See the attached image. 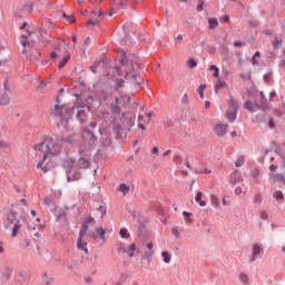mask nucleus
<instances>
[{
    "mask_svg": "<svg viewBox=\"0 0 285 285\" xmlns=\"http://www.w3.org/2000/svg\"><path fill=\"white\" fill-rule=\"evenodd\" d=\"M208 24H209L210 30H215V28H217V26H219V21L217 20V18H209Z\"/></svg>",
    "mask_w": 285,
    "mask_h": 285,
    "instance_id": "obj_25",
    "label": "nucleus"
},
{
    "mask_svg": "<svg viewBox=\"0 0 285 285\" xmlns=\"http://www.w3.org/2000/svg\"><path fill=\"white\" fill-rule=\"evenodd\" d=\"M235 48H242V46H244L243 41H235L234 42Z\"/></svg>",
    "mask_w": 285,
    "mask_h": 285,
    "instance_id": "obj_62",
    "label": "nucleus"
},
{
    "mask_svg": "<svg viewBox=\"0 0 285 285\" xmlns=\"http://www.w3.org/2000/svg\"><path fill=\"white\" fill-rule=\"evenodd\" d=\"M281 168L285 173V157L282 159Z\"/></svg>",
    "mask_w": 285,
    "mask_h": 285,
    "instance_id": "obj_64",
    "label": "nucleus"
},
{
    "mask_svg": "<svg viewBox=\"0 0 285 285\" xmlns=\"http://www.w3.org/2000/svg\"><path fill=\"white\" fill-rule=\"evenodd\" d=\"M254 204H262V195L259 194L254 195Z\"/></svg>",
    "mask_w": 285,
    "mask_h": 285,
    "instance_id": "obj_49",
    "label": "nucleus"
},
{
    "mask_svg": "<svg viewBox=\"0 0 285 285\" xmlns=\"http://www.w3.org/2000/svg\"><path fill=\"white\" fill-rule=\"evenodd\" d=\"M259 57H261L259 51H256V52L254 53V56L252 57V63H253V66H257V63H259Z\"/></svg>",
    "mask_w": 285,
    "mask_h": 285,
    "instance_id": "obj_34",
    "label": "nucleus"
},
{
    "mask_svg": "<svg viewBox=\"0 0 285 285\" xmlns=\"http://www.w3.org/2000/svg\"><path fill=\"white\" fill-rule=\"evenodd\" d=\"M210 204L215 208H219V198L217 196H215V195H212L210 196Z\"/></svg>",
    "mask_w": 285,
    "mask_h": 285,
    "instance_id": "obj_29",
    "label": "nucleus"
},
{
    "mask_svg": "<svg viewBox=\"0 0 285 285\" xmlns=\"http://www.w3.org/2000/svg\"><path fill=\"white\" fill-rule=\"evenodd\" d=\"M209 70L214 71L213 77H215V79H219V68L217 66L212 65L209 67Z\"/></svg>",
    "mask_w": 285,
    "mask_h": 285,
    "instance_id": "obj_32",
    "label": "nucleus"
},
{
    "mask_svg": "<svg viewBox=\"0 0 285 285\" xmlns=\"http://www.w3.org/2000/svg\"><path fill=\"white\" fill-rule=\"evenodd\" d=\"M66 21H68V23H75V21H77V18H75V16H68V18H66Z\"/></svg>",
    "mask_w": 285,
    "mask_h": 285,
    "instance_id": "obj_52",
    "label": "nucleus"
},
{
    "mask_svg": "<svg viewBox=\"0 0 285 285\" xmlns=\"http://www.w3.org/2000/svg\"><path fill=\"white\" fill-rule=\"evenodd\" d=\"M119 6H120V8H122V10H126V8H128V6L126 4V2L124 0L119 1Z\"/></svg>",
    "mask_w": 285,
    "mask_h": 285,
    "instance_id": "obj_58",
    "label": "nucleus"
},
{
    "mask_svg": "<svg viewBox=\"0 0 285 285\" xmlns=\"http://www.w3.org/2000/svg\"><path fill=\"white\" fill-rule=\"evenodd\" d=\"M119 52H120V63L122 66H126V63H128V60L126 58V52H124V51H119Z\"/></svg>",
    "mask_w": 285,
    "mask_h": 285,
    "instance_id": "obj_40",
    "label": "nucleus"
},
{
    "mask_svg": "<svg viewBox=\"0 0 285 285\" xmlns=\"http://www.w3.org/2000/svg\"><path fill=\"white\" fill-rule=\"evenodd\" d=\"M245 110H248L249 112H257L259 110V105L253 104L252 101H246L244 104Z\"/></svg>",
    "mask_w": 285,
    "mask_h": 285,
    "instance_id": "obj_17",
    "label": "nucleus"
},
{
    "mask_svg": "<svg viewBox=\"0 0 285 285\" xmlns=\"http://www.w3.org/2000/svg\"><path fill=\"white\" fill-rule=\"evenodd\" d=\"M77 166L78 168H89L90 167V149L87 150H80V158L78 159L76 166H75V161H70L66 164L67 167V173H72V170H77Z\"/></svg>",
    "mask_w": 285,
    "mask_h": 285,
    "instance_id": "obj_3",
    "label": "nucleus"
},
{
    "mask_svg": "<svg viewBox=\"0 0 285 285\" xmlns=\"http://www.w3.org/2000/svg\"><path fill=\"white\" fill-rule=\"evenodd\" d=\"M215 132H216L217 137H226V132H228V125L218 122L215 126Z\"/></svg>",
    "mask_w": 285,
    "mask_h": 285,
    "instance_id": "obj_13",
    "label": "nucleus"
},
{
    "mask_svg": "<svg viewBox=\"0 0 285 285\" xmlns=\"http://www.w3.org/2000/svg\"><path fill=\"white\" fill-rule=\"evenodd\" d=\"M147 248H148V250L149 252H145V257L147 258V259H150V257H153V255H155V249H153V242H149V243H147Z\"/></svg>",
    "mask_w": 285,
    "mask_h": 285,
    "instance_id": "obj_22",
    "label": "nucleus"
},
{
    "mask_svg": "<svg viewBox=\"0 0 285 285\" xmlns=\"http://www.w3.org/2000/svg\"><path fill=\"white\" fill-rule=\"evenodd\" d=\"M183 215H185V219H187V222H191L188 217H193V213H188V212H184Z\"/></svg>",
    "mask_w": 285,
    "mask_h": 285,
    "instance_id": "obj_57",
    "label": "nucleus"
},
{
    "mask_svg": "<svg viewBox=\"0 0 285 285\" xmlns=\"http://www.w3.org/2000/svg\"><path fill=\"white\" fill-rule=\"evenodd\" d=\"M259 217H261V219L266 222V219H268V213L266 210H261L259 212Z\"/></svg>",
    "mask_w": 285,
    "mask_h": 285,
    "instance_id": "obj_46",
    "label": "nucleus"
},
{
    "mask_svg": "<svg viewBox=\"0 0 285 285\" xmlns=\"http://www.w3.org/2000/svg\"><path fill=\"white\" fill-rule=\"evenodd\" d=\"M0 106H10V94L9 92H4L0 97Z\"/></svg>",
    "mask_w": 285,
    "mask_h": 285,
    "instance_id": "obj_20",
    "label": "nucleus"
},
{
    "mask_svg": "<svg viewBox=\"0 0 285 285\" xmlns=\"http://www.w3.org/2000/svg\"><path fill=\"white\" fill-rule=\"evenodd\" d=\"M174 163L175 164H181V157L180 156H175L174 157Z\"/></svg>",
    "mask_w": 285,
    "mask_h": 285,
    "instance_id": "obj_60",
    "label": "nucleus"
},
{
    "mask_svg": "<svg viewBox=\"0 0 285 285\" xmlns=\"http://www.w3.org/2000/svg\"><path fill=\"white\" fill-rule=\"evenodd\" d=\"M274 179H275L276 181H282L283 184H285V177H284V175H282V174H275V175H274Z\"/></svg>",
    "mask_w": 285,
    "mask_h": 285,
    "instance_id": "obj_44",
    "label": "nucleus"
},
{
    "mask_svg": "<svg viewBox=\"0 0 285 285\" xmlns=\"http://www.w3.org/2000/svg\"><path fill=\"white\" fill-rule=\"evenodd\" d=\"M3 88L6 90L4 92H8L10 95V85L8 83V81H4Z\"/></svg>",
    "mask_w": 285,
    "mask_h": 285,
    "instance_id": "obj_56",
    "label": "nucleus"
},
{
    "mask_svg": "<svg viewBox=\"0 0 285 285\" xmlns=\"http://www.w3.org/2000/svg\"><path fill=\"white\" fill-rule=\"evenodd\" d=\"M206 4V2H204V0H198L197 1V7H196V11L197 12H204V6Z\"/></svg>",
    "mask_w": 285,
    "mask_h": 285,
    "instance_id": "obj_36",
    "label": "nucleus"
},
{
    "mask_svg": "<svg viewBox=\"0 0 285 285\" xmlns=\"http://www.w3.org/2000/svg\"><path fill=\"white\" fill-rule=\"evenodd\" d=\"M46 28H40L39 29L40 37H50V35H52V30L55 29V23L47 22Z\"/></svg>",
    "mask_w": 285,
    "mask_h": 285,
    "instance_id": "obj_11",
    "label": "nucleus"
},
{
    "mask_svg": "<svg viewBox=\"0 0 285 285\" xmlns=\"http://www.w3.org/2000/svg\"><path fill=\"white\" fill-rule=\"evenodd\" d=\"M86 235L81 236V232L79 233V238L77 239V248L78 250H83V253H86V255H88V243L86 240H83V237Z\"/></svg>",
    "mask_w": 285,
    "mask_h": 285,
    "instance_id": "obj_12",
    "label": "nucleus"
},
{
    "mask_svg": "<svg viewBox=\"0 0 285 285\" xmlns=\"http://www.w3.org/2000/svg\"><path fill=\"white\" fill-rule=\"evenodd\" d=\"M24 8H27L28 13L30 14V13L32 12L33 6H32V3H26V4H24Z\"/></svg>",
    "mask_w": 285,
    "mask_h": 285,
    "instance_id": "obj_55",
    "label": "nucleus"
},
{
    "mask_svg": "<svg viewBox=\"0 0 285 285\" xmlns=\"http://www.w3.org/2000/svg\"><path fill=\"white\" fill-rule=\"evenodd\" d=\"M262 250H264V247L262 246V244L255 243L252 246V256H250V262H255L257 259V257H259V255L262 254Z\"/></svg>",
    "mask_w": 285,
    "mask_h": 285,
    "instance_id": "obj_9",
    "label": "nucleus"
},
{
    "mask_svg": "<svg viewBox=\"0 0 285 285\" xmlns=\"http://www.w3.org/2000/svg\"><path fill=\"white\" fill-rule=\"evenodd\" d=\"M203 195H204V194H203L202 191H198V193L196 194L195 202H196L197 204H199V202H202Z\"/></svg>",
    "mask_w": 285,
    "mask_h": 285,
    "instance_id": "obj_51",
    "label": "nucleus"
},
{
    "mask_svg": "<svg viewBox=\"0 0 285 285\" xmlns=\"http://www.w3.org/2000/svg\"><path fill=\"white\" fill-rule=\"evenodd\" d=\"M187 66H188V68H197V60H195V58H190L187 61Z\"/></svg>",
    "mask_w": 285,
    "mask_h": 285,
    "instance_id": "obj_39",
    "label": "nucleus"
},
{
    "mask_svg": "<svg viewBox=\"0 0 285 285\" xmlns=\"http://www.w3.org/2000/svg\"><path fill=\"white\" fill-rule=\"evenodd\" d=\"M88 224H95V218L91 216L87 217L83 222L82 227L80 228V235L83 236L86 233H88Z\"/></svg>",
    "mask_w": 285,
    "mask_h": 285,
    "instance_id": "obj_15",
    "label": "nucleus"
},
{
    "mask_svg": "<svg viewBox=\"0 0 285 285\" xmlns=\"http://www.w3.org/2000/svg\"><path fill=\"white\" fill-rule=\"evenodd\" d=\"M161 257L164 258L165 264H170V259H173L168 252H161Z\"/></svg>",
    "mask_w": 285,
    "mask_h": 285,
    "instance_id": "obj_31",
    "label": "nucleus"
},
{
    "mask_svg": "<svg viewBox=\"0 0 285 285\" xmlns=\"http://www.w3.org/2000/svg\"><path fill=\"white\" fill-rule=\"evenodd\" d=\"M118 72L119 77H128V71L122 72L119 68H114Z\"/></svg>",
    "mask_w": 285,
    "mask_h": 285,
    "instance_id": "obj_47",
    "label": "nucleus"
},
{
    "mask_svg": "<svg viewBox=\"0 0 285 285\" xmlns=\"http://www.w3.org/2000/svg\"><path fill=\"white\" fill-rule=\"evenodd\" d=\"M184 38H181V37H177V38H175V43H176V46H179V43H181V40H183Z\"/></svg>",
    "mask_w": 285,
    "mask_h": 285,
    "instance_id": "obj_63",
    "label": "nucleus"
},
{
    "mask_svg": "<svg viewBox=\"0 0 285 285\" xmlns=\"http://www.w3.org/2000/svg\"><path fill=\"white\" fill-rule=\"evenodd\" d=\"M70 61V55H66L59 62H58V68L61 69L66 63Z\"/></svg>",
    "mask_w": 285,
    "mask_h": 285,
    "instance_id": "obj_26",
    "label": "nucleus"
},
{
    "mask_svg": "<svg viewBox=\"0 0 285 285\" xmlns=\"http://www.w3.org/2000/svg\"><path fill=\"white\" fill-rule=\"evenodd\" d=\"M204 90H206V85H202V86L197 89V92H198L200 99H204Z\"/></svg>",
    "mask_w": 285,
    "mask_h": 285,
    "instance_id": "obj_43",
    "label": "nucleus"
},
{
    "mask_svg": "<svg viewBox=\"0 0 285 285\" xmlns=\"http://www.w3.org/2000/svg\"><path fill=\"white\" fill-rule=\"evenodd\" d=\"M119 235H120V237H121L122 239H128V237H130V234L128 233V229H126V228H121V229L119 230Z\"/></svg>",
    "mask_w": 285,
    "mask_h": 285,
    "instance_id": "obj_35",
    "label": "nucleus"
},
{
    "mask_svg": "<svg viewBox=\"0 0 285 285\" xmlns=\"http://www.w3.org/2000/svg\"><path fill=\"white\" fill-rule=\"evenodd\" d=\"M129 68H131V77H137V75H139V70H141V65L139 62H131Z\"/></svg>",
    "mask_w": 285,
    "mask_h": 285,
    "instance_id": "obj_19",
    "label": "nucleus"
},
{
    "mask_svg": "<svg viewBox=\"0 0 285 285\" xmlns=\"http://www.w3.org/2000/svg\"><path fill=\"white\" fill-rule=\"evenodd\" d=\"M63 112H68V110L66 109V107L59 105H56L52 110L53 117H58L59 119H61V121L66 119V115Z\"/></svg>",
    "mask_w": 285,
    "mask_h": 285,
    "instance_id": "obj_10",
    "label": "nucleus"
},
{
    "mask_svg": "<svg viewBox=\"0 0 285 285\" xmlns=\"http://www.w3.org/2000/svg\"><path fill=\"white\" fill-rule=\"evenodd\" d=\"M171 233H173V235H174L175 237H179V229L173 228V229H171Z\"/></svg>",
    "mask_w": 285,
    "mask_h": 285,
    "instance_id": "obj_61",
    "label": "nucleus"
},
{
    "mask_svg": "<svg viewBox=\"0 0 285 285\" xmlns=\"http://www.w3.org/2000/svg\"><path fill=\"white\" fill-rule=\"evenodd\" d=\"M261 35H265L266 37H273V31L268 29H264L261 31Z\"/></svg>",
    "mask_w": 285,
    "mask_h": 285,
    "instance_id": "obj_50",
    "label": "nucleus"
},
{
    "mask_svg": "<svg viewBox=\"0 0 285 285\" xmlns=\"http://www.w3.org/2000/svg\"><path fill=\"white\" fill-rule=\"evenodd\" d=\"M88 237L91 239H102V242H106V229L104 227H96L95 232H89Z\"/></svg>",
    "mask_w": 285,
    "mask_h": 285,
    "instance_id": "obj_7",
    "label": "nucleus"
},
{
    "mask_svg": "<svg viewBox=\"0 0 285 285\" xmlns=\"http://www.w3.org/2000/svg\"><path fill=\"white\" fill-rule=\"evenodd\" d=\"M228 109L226 112V119H228L230 122L235 121V119H237V101H235V99L230 98L228 101Z\"/></svg>",
    "mask_w": 285,
    "mask_h": 285,
    "instance_id": "obj_6",
    "label": "nucleus"
},
{
    "mask_svg": "<svg viewBox=\"0 0 285 285\" xmlns=\"http://www.w3.org/2000/svg\"><path fill=\"white\" fill-rule=\"evenodd\" d=\"M124 30H125L126 37H130L131 35H134V37H146V35H149L144 29L135 30V27H131L130 31H128V27H124Z\"/></svg>",
    "mask_w": 285,
    "mask_h": 285,
    "instance_id": "obj_8",
    "label": "nucleus"
},
{
    "mask_svg": "<svg viewBox=\"0 0 285 285\" xmlns=\"http://www.w3.org/2000/svg\"><path fill=\"white\" fill-rule=\"evenodd\" d=\"M150 124L149 117L146 116H138V128L141 130H146V126Z\"/></svg>",
    "mask_w": 285,
    "mask_h": 285,
    "instance_id": "obj_16",
    "label": "nucleus"
},
{
    "mask_svg": "<svg viewBox=\"0 0 285 285\" xmlns=\"http://www.w3.org/2000/svg\"><path fill=\"white\" fill-rule=\"evenodd\" d=\"M21 43L24 49L35 48V41L28 37L22 38ZM24 49L22 50V55H26V52L28 51L27 49L26 50Z\"/></svg>",
    "mask_w": 285,
    "mask_h": 285,
    "instance_id": "obj_14",
    "label": "nucleus"
},
{
    "mask_svg": "<svg viewBox=\"0 0 285 285\" xmlns=\"http://www.w3.org/2000/svg\"><path fill=\"white\" fill-rule=\"evenodd\" d=\"M99 23H101V20H94V19L87 20V26H99Z\"/></svg>",
    "mask_w": 285,
    "mask_h": 285,
    "instance_id": "obj_45",
    "label": "nucleus"
},
{
    "mask_svg": "<svg viewBox=\"0 0 285 285\" xmlns=\"http://www.w3.org/2000/svg\"><path fill=\"white\" fill-rule=\"evenodd\" d=\"M222 88H228V85L226 83V81H223V80H218L214 90L215 92H219V90H222Z\"/></svg>",
    "mask_w": 285,
    "mask_h": 285,
    "instance_id": "obj_24",
    "label": "nucleus"
},
{
    "mask_svg": "<svg viewBox=\"0 0 285 285\" xmlns=\"http://www.w3.org/2000/svg\"><path fill=\"white\" fill-rule=\"evenodd\" d=\"M273 197L274 199H277V200L284 199V194L282 193V190H277L273 194Z\"/></svg>",
    "mask_w": 285,
    "mask_h": 285,
    "instance_id": "obj_42",
    "label": "nucleus"
},
{
    "mask_svg": "<svg viewBox=\"0 0 285 285\" xmlns=\"http://www.w3.org/2000/svg\"><path fill=\"white\" fill-rule=\"evenodd\" d=\"M83 282H85V284H92V277H90V276H85V277H83Z\"/></svg>",
    "mask_w": 285,
    "mask_h": 285,
    "instance_id": "obj_54",
    "label": "nucleus"
},
{
    "mask_svg": "<svg viewBox=\"0 0 285 285\" xmlns=\"http://www.w3.org/2000/svg\"><path fill=\"white\" fill-rule=\"evenodd\" d=\"M158 154H159V147H154L151 149V155H154V157H155V155H158Z\"/></svg>",
    "mask_w": 285,
    "mask_h": 285,
    "instance_id": "obj_59",
    "label": "nucleus"
},
{
    "mask_svg": "<svg viewBox=\"0 0 285 285\" xmlns=\"http://www.w3.org/2000/svg\"><path fill=\"white\" fill-rule=\"evenodd\" d=\"M94 101L95 99H92V97L90 96H79L77 98L76 105L73 106L72 110L73 112H76L79 121H86L88 112H90V106H92Z\"/></svg>",
    "mask_w": 285,
    "mask_h": 285,
    "instance_id": "obj_2",
    "label": "nucleus"
},
{
    "mask_svg": "<svg viewBox=\"0 0 285 285\" xmlns=\"http://www.w3.org/2000/svg\"><path fill=\"white\" fill-rule=\"evenodd\" d=\"M19 228H21V223L17 220L13 225L11 237H14L19 233Z\"/></svg>",
    "mask_w": 285,
    "mask_h": 285,
    "instance_id": "obj_30",
    "label": "nucleus"
},
{
    "mask_svg": "<svg viewBox=\"0 0 285 285\" xmlns=\"http://www.w3.org/2000/svg\"><path fill=\"white\" fill-rule=\"evenodd\" d=\"M239 281H240L243 284H248V281H249L248 275H246L245 273H242V274L239 275Z\"/></svg>",
    "mask_w": 285,
    "mask_h": 285,
    "instance_id": "obj_41",
    "label": "nucleus"
},
{
    "mask_svg": "<svg viewBox=\"0 0 285 285\" xmlns=\"http://www.w3.org/2000/svg\"><path fill=\"white\" fill-rule=\"evenodd\" d=\"M137 250V245L135 243L130 244L127 248L125 254H127V257H129V259H132V257H135V252Z\"/></svg>",
    "mask_w": 285,
    "mask_h": 285,
    "instance_id": "obj_18",
    "label": "nucleus"
},
{
    "mask_svg": "<svg viewBox=\"0 0 285 285\" xmlns=\"http://www.w3.org/2000/svg\"><path fill=\"white\" fill-rule=\"evenodd\" d=\"M9 224H17V213L11 212L7 217Z\"/></svg>",
    "mask_w": 285,
    "mask_h": 285,
    "instance_id": "obj_28",
    "label": "nucleus"
},
{
    "mask_svg": "<svg viewBox=\"0 0 285 285\" xmlns=\"http://www.w3.org/2000/svg\"><path fill=\"white\" fill-rule=\"evenodd\" d=\"M135 126V115L130 112H124L120 117L121 130H130Z\"/></svg>",
    "mask_w": 285,
    "mask_h": 285,
    "instance_id": "obj_5",
    "label": "nucleus"
},
{
    "mask_svg": "<svg viewBox=\"0 0 285 285\" xmlns=\"http://www.w3.org/2000/svg\"><path fill=\"white\" fill-rule=\"evenodd\" d=\"M101 63V60L96 61L94 66L90 67L91 72H97V68L99 67V65Z\"/></svg>",
    "mask_w": 285,
    "mask_h": 285,
    "instance_id": "obj_48",
    "label": "nucleus"
},
{
    "mask_svg": "<svg viewBox=\"0 0 285 285\" xmlns=\"http://www.w3.org/2000/svg\"><path fill=\"white\" fill-rule=\"evenodd\" d=\"M0 148H10V142L0 140Z\"/></svg>",
    "mask_w": 285,
    "mask_h": 285,
    "instance_id": "obj_53",
    "label": "nucleus"
},
{
    "mask_svg": "<svg viewBox=\"0 0 285 285\" xmlns=\"http://www.w3.org/2000/svg\"><path fill=\"white\" fill-rule=\"evenodd\" d=\"M118 191L122 193V195H128V193H130V186L122 183L119 185Z\"/></svg>",
    "mask_w": 285,
    "mask_h": 285,
    "instance_id": "obj_23",
    "label": "nucleus"
},
{
    "mask_svg": "<svg viewBox=\"0 0 285 285\" xmlns=\"http://www.w3.org/2000/svg\"><path fill=\"white\" fill-rule=\"evenodd\" d=\"M246 161V158L244 156H240L238 159H236L235 161V166L236 168H242V166H244Z\"/></svg>",
    "mask_w": 285,
    "mask_h": 285,
    "instance_id": "obj_33",
    "label": "nucleus"
},
{
    "mask_svg": "<svg viewBox=\"0 0 285 285\" xmlns=\"http://www.w3.org/2000/svg\"><path fill=\"white\" fill-rule=\"evenodd\" d=\"M35 150L36 156L40 159L37 168H40L42 173L46 174L50 168H52L50 159H52L55 155H59V153H61V146L59 145V141L51 137H46L42 142L36 145Z\"/></svg>",
    "mask_w": 285,
    "mask_h": 285,
    "instance_id": "obj_1",
    "label": "nucleus"
},
{
    "mask_svg": "<svg viewBox=\"0 0 285 285\" xmlns=\"http://www.w3.org/2000/svg\"><path fill=\"white\" fill-rule=\"evenodd\" d=\"M28 26H30V24H28V22H23L22 23V26L20 27V30H26L27 31V33L29 35V37L30 36H32L33 35V32L32 31H30V29L28 28Z\"/></svg>",
    "mask_w": 285,
    "mask_h": 285,
    "instance_id": "obj_38",
    "label": "nucleus"
},
{
    "mask_svg": "<svg viewBox=\"0 0 285 285\" xmlns=\"http://www.w3.org/2000/svg\"><path fill=\"white\" fill-rule=\"evenodd\" d=\"M196 175H210L213 173L212 168L208 167H199L195 169Z\"/></svg>",
    "mask_w": 285,
    "mask_h": 285,
    "instance_id": "obj_21",
    "label": "nucleus"
},
{
    "mask_svg": "<svg viewBox=\"0 0 285 285\" xmlns=\"http://www.w3.org/2000/svg\"><path fill=\"white\" fill-rule=\"evenodd\" d=\"M126 279H128V274L122 273V274L119 276V278H118L116 285H124V284H126Z\"/></svg>",
    "mask_w": 285,
    "mask_h": 285,
    "instance_id": "obj_27",
    "label": "nucleus"
},
{
    "mask_svg": "<svg viewBox=\"0 0 285 285\" xmlns=\"http://www.w3.org/2000/svg\"><path fill=\"white\" fill-rule=\"evenodd\" d=\"M126 246H124V243H118V247H117V250H118V254L121 255V254H126Z\"/></svg>",
    "mask_w": 285,
    "mask_h": 285,
    "instance_id": "obj_37",
    "label": "nucleus"
},
{
    "mask_svg": "<svg viewBox=\"0 0 285 285\" xmlns=\"http://www.w3.org/2000/svg\"><path fill=\"white\" fill-rule=\"evenodd\" d=\"M130 101V98L124 94H117L115 100L111 102V112L112 115H120L121 108Z\"/></svg>",
    "mask_w": 285,
    "mask_h": 285,
    "instance_id": "obj_4",
    "label": "nucleus"
}]
</instances>
